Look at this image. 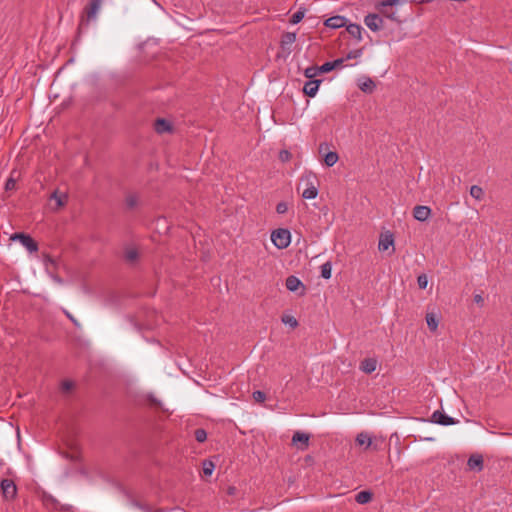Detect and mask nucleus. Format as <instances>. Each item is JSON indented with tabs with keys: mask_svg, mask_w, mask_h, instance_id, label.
Wrapping results in <instances>:
<instances>
[{
	"mask_svg": "<svg viewBox=\"0 0 512 512\" xmlns=\"http://www.w3.org/2000/svg\"><path fill=\"white\" fill-rule=\"evenodd\" d=\"M319 180L313 172H306L300 178L297 190L302 189V197L304 199H314L318 195Z\"/></svg>",
	"mask_w": 512,
	"mask_h": 512,
	"instance_id": "obj_1",
	"label": "nucleus"
},
{
	"mask_svg": "<svg viewBox=\"0 0 512 512\" xmlns=\"http://www.w3.org/2000/svg\"><path fill=\"white\" fill-rule=\"evenodd\" d=\"M102 0H91L89 4L84 8L81 20L78 26V33H80L84 28L89 26L90 20L96 18V15L100 9Z\"/></svg>",
	"mask_w": 512,
	"mask_h": 512,
	"instance_id": "obj_2",
	"label": "nucleus"
},
{
	"mask_svg": "<svg viewBox=\"0 0 512 512\" xmlns=\"http://www.w3.org/2000/svg\"><path fill=\"white\" fill-rule=\"evenodd\" d=\"M140 50L144 60L151 62L160 54V45L156 39L149 38L140 45Z\"/></svg>",
	"mask_w": 512,
	"mask_h": 512,
	"instance_id": "obj_3",
	"label": "nucleus"
},
{
	"mask_svg": "<svg viewBox=\"0 0 512 512\" xmlns=\"http://www.w3.org/2000/svg\"><path fill=\"white\" fill-rule=\"evenodd\" d=\"M271 240L273 244L279 248L284 249L289 246L291 241V234L288 229L280 228L272 232Z\"/></svg>",
	"mask_w": 512,
	"mask_h": 512,
	"instance_id": "obj_4",
	"label": "nucleus"
},
{
	"mask_svg": "<svg viewBox=\"0 0 512 512\" xmlns=\"http://www.w3.org/2000/svg\"><path fill=\"white\" fill-rule=\"evenodd\" d=\"M10 240H18L30 252L38 251V243L29 235L24 232H16L11 235Z\"/></svg>",
	"mask_w": 512,
	"mask_h": 512,
	"instance_id": "obj_5",
	"label": "nucleus"
},
{
	"mask_svg": "<svg viewBox=\"0 0 512 512\" xmlns=\"http://www.w3.org/2000/svg\"><path fill=\"white\" fill-rule=\"evenodd\" d=\"M0 489L5 500L11 501L17 496V486L11 479H2L0 482Z\"/></svg>",
	"mask_w": 512,
	"mask_h": 512,
	"instance_id": "obj_6",
	"label": "nucleus"
},
{
	"mask_svg": "<svg viewBox=\"0 0 512 512\" xmlns=\"http://www.w3.org/2000/svg\"><path fill=\"white\" fill-rule=\"evenodd\" d=\"M365 25L372 31L376 32L382 29L383 19L378 14L370 13L364 18Z\"/></svg>",
	"mask_w": 512,
	"mask_h": 512,
	"instance_id": "obj_7",
	"label": "nucleus"
},
{
	"mask_svg": "<svg viewBox=\"0 0 512 512\" xmlns=\"http://www.w3.org/2000/svg\"><path fill=\"white\" fill-rule=\"evenodd\" d=\"M467 466L471 471L481 472L484 469L483 456L478 453L472 454L467 461Z\"/></svg>",
	"mask_w": 512,
	"mask_h": 512,
	"instance_id": "obj_8",
	"label": "nucleus"
},
{
	"mask_svg": "<svg viewBox=\"0 0 512 512\" xmlns=\"http://www.w3.org/2000/svg\"><path fill=\"white\" fill-rule=\"evenodd\" d=\"M431 418H432V422L440 424V425H444V426L453 425L458 422L454 418L444 414L443 412H441L439 410H436L432 414Z\"/></svg>",
	"mask_w": 512,
	"mask_h": 512,
	"instance_id": "obj_9",
	"label": "nucleus"
},
{
	"mask_svg": "<svg viewBox=\"0 0 512 512\" xmlns=\"http://www.w3.org/2000/svg\"><path fill=\"white\" fill-rule=\"evenodd\" d=\"M309 440H310V435L300 432V431L295 432L292 437L293 444L300 443V445L298 446V449L301 451H304L308 448Z\"/></svg>",
	"mask_w": 512,
	"mask_h": 512,
	"instance_id": "obj_10",
	"label": "nucleus"
},
{
	"mask_svg": "<svg viewBox=\"0 0 512 512\" xmlns=\"http://www.w3.org/2000/svg\"><path fill=\"white\" fill-rule=\"evenodd\" d=\"M180 126L178 123L171 121L169 119L162 118V136L166 133L176 134L179 133ZM164 142V138L162 137V143Z\"/></svg>",
	"mask_w": 512,
	"mask_h": 512,
	"instance_id": "obj_11",
	"label": "nucleus"
},
{
	"mask_svg": "<svg viewBox=\"0 0 512 512\" xmlns=\"http://www.w3.org/2000/svg\"><path fill=\"white\" fill-rule=\"evenodd\" d=\"M431 214V209L428 206L417 205L413 209V216L420 222L426 221Z\"/></svg>",
	"mask_w": 512,
	"mask_h": 512,
	"instance_id": "obj_12",
	"label": "nucleus"
},
{
	"mask_svg": "<svg viewBox=\"0 0 512 512\" xmlns=\"http://www.w3.org/2000/svg\"><path fill=\"white\" fill-rule=\"evenodd\" d=\"M285 285L286 288L291 292H296L299 288L302 289L301 294H304L305 292L304 284L296 276L291 275L287 277Z\"/></svg>",
	"mask_w": 512,
	"mask_h": 512,
	"instance_id": "obj_13",
	"label": "nucleus"
},
{
	"mask_svg": "<svg viewBox=\"0 0 512 512\" xmlns=\"http://www.w3.org/2000/svg\"><path fill=\"white\" fill-rule=\"evenodd\" d=\"M346 22L347 20L344 16L336 15L328 18L324 24L329 28L337 29L346 26Z\"/></svg>",
	"mask_w": 512,
	"mask_h": 512,
	"instance_id": "obj_14",
	"label": "nucleus"
},
{
	"mask_svg": "<svg viewBox=\"0 0 512 512\" xmlns=\"http://www.w3.org/2000/svg\"><path fill=\"white\" fill-rule=\"evenodd\" d=\"M321 80H309L304 84L303 92L309 97H314L317 94Z\"/></svg>",
	"mask_w": 512,
	"mask_h": 512,
	"instance_id": "obj_15",
	"label": "nucleus"
},
{
	"mask_svg": "<svg viewBox=\"0 0 512 512\" xmlns=\"http://www.w3.org/2000/svg\"><path fill=\"white\" fill-rule=\"evenodd\" d=\"M394 244V238L393 235L390 233L381 234L379 243H378V249L379 251H386L390 246H393Z\"/></svg>",
	"mask_w": 512,
	"mask_h": 512,
	"instance_id": "obj_16",
	"label": "nucleus"
},
{
	"mask_svg": "<svg viewBox=\"0 0 512 512\" xmlns=\"http://www.w3.org/2000/svg\"><path fill=\"white\" fill-rule=\"evenodd\" d=\"M377 360L375 358H365L361 361L360 369L366 373L370 374L376 370Z\"/></svg>",
	"mask_w": 512,
	"mask_h": 512,
	"instance_id": "obj_17",
	"label": "nucleus"
},
{
	"mask_svg": "<svg viewBox=\"0 0 512 512\" xmlns=\"http://www.w3.org/2000/svg\"><path fill=\"white\" fill-rule=\"evenodd\" d=\"M296 41V34L292 32H285L281 37V47L283 50L290 52L291 45Z\"/></svg>",
	"mask_w": 512,
	"mask_h": 512,
	"instance_id": "obj_18",
	"label": "nucleus"
},
{
	"mask_svg": "<svg viewBox=\"0 0 512 512\" xmlns=\"http://www.w3.org/2000/svg\"><path fill=\"white\" fill-rule=\"evenodd\" d=\"M356 443L359 445V446H363L365 445V450H367L368 448L371 447L372 445V439L371 437L365 433V432H361L357 435L356 437Z\"/></svg>",
	"mask_w": 512,
	"mask_h": 512,
	"instance_id": "obj_19",
	"label": "nucleus"
},
{
	"mask_svg": "<svg viewBox=\"0 0 512 512\" xmlns=\"http://www.w3.org/2000/svg\"><path fill=\"white\" fill-rule=\"evenodd\" d=\"M346 31L358 41L362 40V27L358 24H349L346 26Z\"/></svg>",
	"mask_w": 512,
	"mask_h": 512,
	"instance_id": "obj_20",
	"label": "nucleus"
},
{
	"mask_svg": "<svg viewBox=\"0 0 512 512\" xmlns=\"http://www.w3.org/2000/svg\"><path fill=\"white\" fill-rule=\"evenodd\" d=\"M359 88L365 93H372L376 87L374 81L370 78H364L358 84Z\"/></svg>",
	"mask_w": 512,
	"mask_h": 512,
	"instance_id": "obj_21",
	"label": "nucleus"
},
{
	"mask_svg": "<svg viewBox=\"0 0 512 512\" xmlns=\"http://www.w3.org/2000/svg\"><path fill=\"white\" fill-rule=\"evenodd\" d=\"M426 322H427V326L430 329V331L435 332L437 330L439 320L435 313H433V312L427 313L426 314Z\"/></svg>",
	"mask_w": 512,
	"mask_h": 512,
	"instance_id": "obj_22",
	"label": "nucleus"
},
{
	"mask_svg": "<svg viewBox=\"0 0 512 512\" xmlns=\"http://www.w3.org/2000/svg\"><path fill=\"white\" fill-rule=\"evenodd\" d=\"M372 496H373V494L370 491L365 490V491L359 492L356 495L355 500L359 504H366L372 500Z\"/></svg>",
	"mask_w": 512,
	"mask_h": 512,
	"instance_id": "obj_23",
	"label": "nucleus"
},
{
	"mask_svg": "<svg viewBox=\"0 0 512 512\" xmlns=\"http://www.w3.org/2000/svg\"><path fill=\"white\" fill-rule=\"evenodd\" d=\"M124 258L127 263L135 264L139 258V253L136 249H128L125 251Z\"/></svg>",
	"mask_w": 512,
	"mask_h": 512,
	"instance_id": "obj_24",
	"label": "nucleus"
},
{
	"mask_svg": "<svg viewBox=\"0 0 512 512\" xmlns=\"http://www.w3.org/2000/svg\"><path fill=\"white\" fill-rule=\"evenodd\" d=\"M339 157H338V154L336 152H328L325 157H324V163L328 166V167H332L333 165L336 164V162L338 161Z\"/></svg>",
	"mask_w": 512,
	"mask_h": 512,
	"instance_id": "obj_25",
	"label": "nucleus"
},
{
	"mask_svg": "<svg viewBox=\"0 0 512 512\" xmlns=\"http://www.w3.org/2000/svg\"><path fill=\"white\" fill-rule=\"evenodd\" d=\"M215 469V464L211 460H204L202 470L204 476H211Z\"/></svg>",
	"mask_w": 512,
	"mask_h": 512,
	"instance_id": "obj_26",
	"label": "nucleus"
},
{
	"mask_svg": "<svg viewBox=\"0 0 512 512\" xmlns=\"http://www.w3.org/2000/svg\"><path fill=\"white\" fill-rule=\"evenodd\" d=\"M305 16V9H299L297 12H295L291 18H290V23L291 24H298L299 22L302 21V19L304 18Z\"/></svg>",
	"mask_w": 512,
	"mask_h": 512,
	"instance_id": "obj_27",
	"label": "nucleus"
},
{
	"mask_svg": "<svg viewBox=\"0 0 512 512\" xmlns=\"http://www.w3.org/2000/svg\"><path fill=\"white\" fill-rule=\"evenodd\" d=\"M321 276L325 279H329L331 277L332 265L330 262H326L321 265Z\"/></svg>",
	"mask_w": 512,
	"mask_h": 512,
	"instance_id": "obj_28",
	"label": "nucleus"
},
{
	"mask_svg": "<svg viewBox=\"0 0 512 512\" xmlns=\"http://www.w3.org/2000/svg\"><path fill=\"white\" fill-rule=\"evenodd\" d=\"M483 194H484L483 189L480 186L473 185L470 188V195L477 200H480L482 198Z\"/></svg>",
	"mask_w": 512,
	"mask_h": 512,
	"instance_id": "obj_29",
	"label": "nucleus"
},
{
	"mask_svg": "<svg viewBox=\"0 0 512 512\" xmlns=\"http://www.w3.org/2000/svg\"><path fill=\"white\" fill-rule=\"evenodd\" d=\"M125 202H126V206H127V208H129V209H133V208H135V207L137 206V204H138V198H137V196H136L135 194H129V195H127V197H126Z\"/></svg>",
	"mask_w": 512,
	"mask_h": 512,
	"instance_id": "obj_30",
	"label": "nucleus"
},
{
	"mask_svg": "<svg viewBox=\"0 0 512 512\" xmlns=\"http://www.w3.org/2000/svg\"><path fill=\"white\" fill-rule=\"evenodd\" d=\"M194 436L199 443H203L207 439V432L203 428H198L195 430Z\"/></svg>",
	"mask_w": 512,
	"mask_h": 512,
	"instance_id": "obj_31",
	"label": "nucleus"
},
{
	"mask_svg": "<svg viewBox=\"0 0 512 512\" xmlns=\"http://www.w3.org/2000/svg\"><path fill=\"white\" fill-rule=\"evenodd\" d=\"M145 402L146 404L151 407V408H157L159 405H160V402L158 401L157 398H155L153 395L151 394H147L145 396Z\"/></svg>",
	"mask_w": 512,
	"mask_h": 512,
	"instance_id": "obj_32",
	"label": "nucleus"
},
{
	"mask_svg": "<svg viewBox=\"0 0 512 512\" xmlns=\"http://www.w3.org/2000/svg\"><path fill=\"white\" fill-rule=\"evenodd\" d=\"M317 69H318V66H310L305 69L304 75L307 78L312 79L319 74V71Z\"/></svg>",
	"mask_w": 512,
	"mask_h": 512,
	"instance_id": "obj_33",
	"label": "nucleus"
},
{
	"mask_svg": "<svg viewBox=\"0 0 512 512\" xmlns=\"http://www.w3.org/2000/svg\"><path fill=\"white\" fill-rule=\"evenodd\" d=\"M282 322L284 324L290 325L292 328H296L298 326V321L295 319V317L290 315H284L282 317Z\"/></svg>",
	"mask_w": 512,
	"mask_h": 512,
	"instance_id": "obj_34",
	"label": "nucleus"
},
{
	"mask_svg": "<svg viewBox=\"0 0 512 512\" xmlns=\"http://www.w3.org/2000/svg\"><path fill=\"white\" fill-rule=\"evenodd\" d=\"M385 7H378L379 11L388 19H391L393 21H397L399 22L397 16H396V13L391 11L389 12L388 10H385L384 9Z\"/></svg>",
	"mask_w": 512,
	"mask_h": 512,
	"instance_id": "obj_35",
	"label": "nucleus"
},
{
	"mask_svg": "<svg viewBox=\"0 0 512 512\" xmlns=\"http://www.w3.org/2000/svg\"><path fill=\"white\" fill-rule=\"evenodd\" d=\"M402 3H404V0H384L380 2L377 7L396 6Z\"/></svg>",
	"mask_w": 512,
	"mask_h": 512,
	"instance_id": "obj_36",
	"label": "nucleus"
},
{
	"mask_svg": "<svg viewBox=\"0 0 512 512\" xmlns=\"http://www.w3.org/2000/svg\"><path fill=\"white\" fill-rule=\"evenodd\" d=\"M74 386V382L70 380H64L61 383V390L65 393H68L73 390Z\"/></svg>",
	"mask_w": 512,
	"mask_h": 512,
	"instance_id": "obj_37",
	"label": "nucleus"
},
{
	"mask_svg": "<svg viewBox=\"0 0 512 512\" xmlns=\"http://www.w3.org/2000/svg\"><path fill=\"white\" fill-rule=\"evenodd\" d=\"M334 68H333V64L332 62H325L323 65H321L320 67H318V71H319V74L320 73H327V72H330L332 71Z\"/></svg>",
	"mask_w": 512,
	"mask_h": 512,
	"instance_id": "obj_38",
	"label": "nucleus"
},
{
	"mask_svg": "<svg viewBox=\"0 0 512 512\" xmlns=\"http://www.w3.org/2000/svg\"><path fill=\"white\" fill-rule=\"evenodd\" d=\"M417 283L420 289H425L428 285V279L425 274L419 275L417 278Z\"/></svg>",
	"mask_w": 512,
	"mask_h": 512,
	"instance_id": "obj_39",
	"label": "nucleus"
},
{
	"mask_svg": "<svg viewBox=\"0 0 512 512\" xmlns=\"http://www.w3.org/2000/svg\"><path fill=\"white\" fill-rule=\"evenodd\" d=\"M253 399H254L256 402L262 403V402H264V401H265V399H266V395H265V393H264V392L257 390V391H254V392H253Z\"/></svg>",
	"mask_w": 512,
	"mask_h": 512,
	"instance_id": "obj_40",
	"label": "nucleus"
},
{
	"mask_svg": "<svg viewBox=\"0 0 512 512\" xmlns=\"http://www.w3.org/2000/svg\"><path fill=\"white\" fill-rule=\"evenodd\" d=\"M16 188V180L12 177H9L7 180H6V183H5V190L6 191H12Z\"/></svg>",
	"mask_w": 512,
	"mask_h": 512,
	"instance_id": "obj_41",
	"label": "nucleus"
},
{
	"mask_svg": "<svg viewBox=\"0 0 512 512\" xmlns=\"http://www.w3.org/2000/svg\"><path fill=\"white\" fill-rule=\"evenodd\" d=\"M288 211V205L286 202H279L276 206V212L278 214H284Z\"/></svg>",
	"mask_w": 512,
	"mask_h": 512,
	"instance_id": "obj_42",
	"label": "nucleus"
},
{
	"mask_svg": "<svg viewBox=\"0 0 512 512\" xmlns=\"http://www.w3.org/2000/svg\"><path fill=\"white\" fill-rule=\"evenodd\" d=\"M291 153L288 150H281L279 153V159L282 162H287L291 159Z\"/></svg>",
	"mask_w": 512,
	"mask_h": 512,
	"instance_id": "obj_43",
	"label": "nucleus"
},
{
	"mask_svg": "<svg viewBox=\"0 0 512 512\" xmlns=\"http://www.w3.org/2000/svg\"><path fill=\"white\" fill-rule=\"evenodd\" d=\"M51 198L56 200L58 207H62V206L65 205V202H64L63 198H66V196H59L57 194V192L55 191V192H53Z\"/></svg>",
	"mask_w": 512,
	"mask_h": 512,
	"instance_id": "obj_44",
	"label": "nucleus"
},
{
	"mask_svg": "<svg viewBox=\"0 0 512 512\" xmlns=\"http://www.w3.org/2000/svg\"><path fill=\"white\" fill-rule=\"evenodd\" d=\"M362 51L363 49H356V50H353V51H350L347 56H346V59H355V58H358L361 56L362 54Z\"/></svg>",
	"mask_w": 512,
	"mask_h": 512,
	"instance_id": "obj_45",
	"label": "nucleus"
},
{
	"mask_svg": "<svg viewBox=\"0 0 512 512\" xmlns=\"http://www.w3.org/2000/svg\"><path fill=\"white\" fill-rule=\"evenodd\" d=\"M160 126H161V123H160V116H157L154 121H153V127H154V130L157 134H160Z\"/></svg>",
	"mask_w": 512,
	"mask_h": 512,
	"instance_id": "obj_46",
	"label": "nucleus"
},
{
	"mask_svg": "<svg viewBox=\"0 0 512 512\" xmlns=\"http://www.w3.org/2000/svg\"><path fill=\"white\" fill-rule=\"evenodd\" d=\"M345 59L344 58H339V59H336L334 61H331L332 64H333V68H339V67H342L343 66V63H344Z\"/></svg>",
	"mask_w": 512,
	"mask_h": 512,
	"instance_id": "obj_47",
	"label": "nucleus"
},
{
	"mask_svg": "<svg viewBox=\"0 0 512 512\" xmlns=\"http://www.w3.org/2000/svg\"><path fill=\"white\" fill-rule=\"evenodd\" d=\"M474 302L479 306H482L484 304V298L480 294H476L474 295Z\"/></svg>",
	"mask_w": 512,
	"mask_h": 512,
	"instance_id": "obj_48",
	"label": "nucleus"
},
{
	"mask_svg": "<svg viewBox=\"0 0 512 512\" xmlns=\"http://www.w3.org/2000/svg\"><path fill=\"white\" fill-rule=\"evenodd\" d=\"M65 314L73 322L75 326H80L79 322L69 312L65 311Z\"/></svg>",
	"mask_w": 512,
	"mask_h": 512,
	"instance_id": "obj_49",
	"label": "nucleus"
},
{
	"mask_svg": "<svg viewBox=\"0 0 512 512\" xmlns=\"http://www.w3.org/2000/svg\"><path fill=\"white\" fill-rule=\"evenodd\" d=\"M71 460H72V461H79V460H80V455H79V454L72 455V456H71Z\"/></svg>",
	"mask_w": 512,
	"mask_h": 512,
	"instance_id": "obj_50",
	"label": "nucleus"
},
{
	"mask_svg": "<svg viewBox=\"0 0 512 512\" xmlns=\"http://www.w3.org/2000/svg\"><path fill=\"white\" fill-rule=\"evenodd\" d=\"M46 262H49V263L54 264V262H55V261H54V259H53L52 257L47 256V258H46Z\"/></svg>",
	"mask_w": 512,
	"mask_h": 512,
	"instance_id": "obj_51",
	"label": "nucleus"
},
{
	"mask_svg": "<svg viewBox=\"0 0 512 512\" xmlns=\"http://www.w3.org/2000/svg\"><path fill=\"white\" fill-rule=\"evenodd\" d=\"M412 2H415V3H425L424 0H411Z\"/></svg>",
	"mask_w": 512,
	"mask_h": 512,
	"instance_id": "obj_52",
	"label": "nucleus"
},
{
	"mask_svg": "<svg viewBox=\"0 0 512 512\" xmlns=\"http://www.w3.org/2000/svg\"><path fill=\"white\" fill-rule=\"evenodd\" d=\"M161 412H162V414H164V413H166L168 411L166 409H164V407L162 406Z\"/></svg>",
	"mask_w": 512,
	"mask_h": 512,
	"instance_id": "obj_53",
	"label": "nucleus"
},
{
	"mask_svg": "<svg viewBox=\"0 0 512 512\" xmlns=\"http://www.w3.org/2000/svg\"><path fill=\"white\" fill-rule=\"evenodd\" d=\"M322 149H323V144H321L319 147L320 152H322Z\"/></svg>",
	"mask_w": 512,
	"mask_h": 512,
	"instance_id": "obj_54",
	"label": "nucleus"
}]
</instances>
